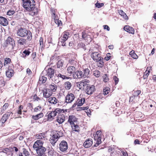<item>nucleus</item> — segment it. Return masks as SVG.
<instances>
[{
  "mask_svg": "<svg viewBox=\"0 0 156 156\" xmlns=\"http://www.w3.org/2000/svg\"><path fill=\"white\" fill-rule=\"evenodd\" d=\"M103 58H100L99 60L96 62H97V66L99 68H102L104 65V62L103 61Z\"/></svg>",
  "mask_w": 156,
  "mask_h": 156,
  "instance_id": "c756f323",
  "label": "nucleus"
},
{
  "mask_svg": "<svg viewBox=\"0 0 156 156\" xmlns=\"http://www.w3.org/2000/svg\"><path fill=\"white\" fill-rule=\"evenodd\" d=\"M59 138L53 132L51 134V137L50 139V141L51 144L53 146L55 145V143L58 140Z\"/></svg>",
  "mask_w": 156,
  "mask_h": 156,
  "instance_id": "f8f14e48",
  "label": "nucleus"
},
{
  "mask_svg": "<svg viewBox=\"0 0 156 156\" xmlns=\"http://www.w3.org/2000/svg\"><path fill=\"white\" fill-rule=\"evenodd\" d=\"M77 63V60L76 58L74 57H72L69 58L68 65H73V66H74L76 65Z\"/></svg>",
  "mask_w": 156,
  "mask_h": 156,
  "instance_id": "a211bd4d",
  "label": "nucleus"
},
{
  "mask_svg": "<svg viewBox=\"0 0 156 156\" xmlns=\"http://www.w3.org/2000/svg\"><path fill=\"white\" fill-rule=\"evenodd\" d=\"M110 155L111 156H119L117 151H113V152H111Z\"/></svg>",
  "mask_w": 156,
  "mask_h": 156,
  "instance_id": "680f3d73",
  "label": "nucleus"
},
{
  "mask_svg": "<svg viewBox=\"0 0 156 156\" xmlns=\"http://www.w3.org/2000/svg\"><path fill=\"white\" fill-rule=\"evenodd\" d=\"M39 43L41 48V49L42 48H43L44 47V42L43 41V39L42 37H41L40 38Z\"/></svg>",
  "mask_w": 156,
  "mask_h": 156,
  "instance_id": "8fccbe9b",
  "label": "nucleus"
},
{
  "mask_svg": "<svg viewBox=\"0 0 156 156\" xmlns=\"http://www.w3.org/2000/svg\"><path fill=\"white\" fill-rule=\"evenodd\" d=\"M103 81L105 82H107L109 80L107 74H105L103 76Z\"/></svg>",
  "mask_w": 156,
  "mask_h": 156,
  "instance_id": "603ef678",
  "label": "nucleus"
},
{
  "mask_svg": "<svg viewBox=\"0 0 156 156\" xmlns=\"http://www.w3.org/2000/svg\"><path fill=\"white\" fill-rule=\"evenodd\" d=\"M64 85L65 89L67 90H69L72 87L71 83L68 81L65 82Z\"/></svg>",
  "mask_w": 156,
  "mask_h": 156,
  "instance_id": "58836bf2",
  "label": "nucleus"
},
{
  "mask_svg": "<svg viewBox=\"0 0 156 156\" xmlns=\"http://www.w3.org/2000/svg\"><path fill=\"white\" fill-rule=\"evenodd\" d=\"M43 146V145H41L40 146V144H35V143H34V144L33 146V147L34 150H36L37 149H38L41 148V147H42Z\"/></svg>",
  "mask_w": 156,
  "mask_h": 156,
  "instance_id": "49530a36",
  "label": "nucleus"
},
{
  "mask_svg": "<svg viewBox=\"0 0 156 156\" xmlns=\"http://www.w3.org/2000/svg\"><path fill=\"white\" fill-rule=\"evenodd\" d=\"M46 149L43 147L35 150L37 154V156H47L45 151Z\"/></svg>",
  "mask_w": 156,
  "mask_h": 156,
  "instance_id": "6e6552de",
  "label": "nucleus"
},
{
  "mask_svg": "<svg viewBox=\"0 0 156 156\" xmlns=\"http://www.w3.org/2000/svg\"><path fill=\"white\" fill-rule=\"evenodd\" d=\"M72 127L73 130L77 132H79L80 131L79 128V126L77 125H75L74 123V124H72L71 125Z\"/></svg>",
  "mask_w": 156,
  "mask_h": 156,
  "instance_id": "79ce46f5",
  "label": "nucleus"
},
{
  "mask_svg": "<svg viewBox=\"0 0 156 156\" xmlns=\"http://www.w3.org/2000/svg\"><path fill=\"white\" fill-rule=\"evenodd\" d=\"M90 70L88 68H85L83 70V78L88 77L90 75Z\"/></svg>",
  "mask_w": 156,
  "mask_h": 156,
  "instance_id": "bb28decb",
  "label": "nucleus"
},
{
  "mask_svg": "<svg viewBox=\"0 0 156 156\" xmlns=\"http://www.w3.org/2000/svg\"><path fill=\"white\" fill-rule=\"evenodd\" d=\"M76 70L75 67L74 66H69L67 69V72L70 74H74Z\"/></svg>",
  "mask_w": 156,
  "mask_h": 156,
  "instance_id": "a878e982",
  "label": "nucleus"
},
{
  "mask_svg": "<svg viewBox=\"0 0 156 156\" xmlns=\"http://www.w3.org/2000/svg\"><path fill=\"white\" fill-rule=\"evenodd\" d=\"M58 101L55 97H50L48 99V101L50 103L53 104H56Z\"/></svg>",
  "mask_w": 156,
  "mask_h": 156,
  "instance_id": "c85d7f7f",
  "label": "nucleus"
},
{
  "mask_svg": "<svg viewBox=\"0 0 156 156\" xmlns=\"http://www.w3.org/2000/svg\"><path fill=\"white\" fill-rule=\"evenodd\" d=\"M17 42L19 45H22L26 43V40L24 38H19V39L17 41Z\"/></svg>",
  "mask_w": 156,
  "mask_h": 156,
  "instance_id": "f704fd0d",
  "label": "nucleus"
},
{
  "mask_svg": "<svg viewBox=\"0 0 156 156\" xmlns=\"http://www.w3.org/2000/svg\"><path fill=\"white\" fill-rule=\"evenodd\" d=\"M11 114L12 115L13 113H12V112L9 111L7 112L6 113L4 114V115L5 116V117L7 118V119H8Z\"/></svg>",
  "mask_w": 156,
  "mask_h": 156,
  "instance_id": "6e6d98bb",
  "label": "nucleus"
},
{
  "mask_svg": "<svg viewBox=\"0 0 156 156\" xmlns=\"http://www.w3.org/2000/svg\"><path fill=\"white\" fill-rule=\"evenodd\" d=\"M77 47L78 48H83L84 50H85L86 49V48L85 44L82 42L78 43L77 45Z\"/></svg>",
  "mask_w": 156,
  "mask_h": 156,
  "instance_id": "c03bdc74",
  "label": "nucleus"
},
{
  "mask_svg": "<svg viewBox=\"0 0 156 156\" xmlns=\"http://www.w3.org/2000/svg\"><path fill=\"white\" fill-rule=\"evenodd\" d=\"M104 3H98V2L95 3V7L98 8H100L104 6Z\"/></svg>",
  "mask_w": 156,
  "mask_h": 156,
  "instance_id": "5fc2aeb1",
  "label": "nucleus"
},
{
  "mask_svg": "<svg viewBox=\"0 0 156 156\" xmlns=\"http://www.w3.org/2000/svg\"><path fill=\"white\" fill-rule=\"evenodd\" d=\"M30 11L31 12L30 13V14L32 16H33L37 15L38 13L37 9V8H36L35 7H34L33 10Z\"/></svg>",
  "mask_w": 156,
  "mask_h": 156,
  "instance_id": "ea45409f",
  "label": "nucleus"
},
{
  "mask_svg": "<svg viewBox=\"0 0 156 156\" xmlns=\"http://www.w3.org/2000/svg\"><path fill=\"white\" fill-rule=\"evenodd\" d=\"M15 12L14 10H9L7 12L8 15L11 16L13 15Z\"/></svg>",
  "mask_w": 156,
  "mask_h": 156,
  "instance_id": "0e129e2a",
  "label": "nucleus"
},
{
  "mask_svg": "<svg viewBox=\"0 0 156 156\" xmlns=\"http://www.w3.org/2000/svg\"><path fill=\"white\" fill-rule=\"evenodd\" d=\"M94 75L97 77L100 76V72L98 70H95L93 73Z\"/></svg>",
  "mask_w": 156,
  "mask_h": 156,
  "instance_id": "13d9d810",
  "label": "nucleus"
},
{
  "mask_svg": "<svg viewBox=\"0 0 156 156\" xmlns=\"http://www.w3.org/2000/svg\"><path fill=\"white\" fill-rule=\"evenodd\" d=\"M37 138L38 139H42L44 138V135L42 133H40L37 135Z\"/></svg>",
  "mask_w": 156,
  "mask_h": 156,
  "instance_id": "4d7b16f0",
  "label": "nucleus"
},
{
  "mask_svg": "<svg viewBox=\"0 0 156 156\" xmlns=\"http://www.w3.org/2000/svg\"><path fill=\"white\" fill-rule=\"evenodd\" d=\"M35 144H39L40 146L43 145V144L44 143L43 141L41 140H37L35 142Z\"/></svg>",
  "mask_w": 156,
  "mask_h": 156,
  "instance_id": "69168bd1",
  "label": "nucleus"
},
{
  "mask_svg": "<svg viewBox=\"0 0 156 156\" xmlns=\"http://www.w3.org/2000/svg\"><path fill=\"white\" fill-rule=\"evenodd\" d=\"M64 61L63 60L60 59L58 60L57 63V67L58 68H62L64 64Z\"/></svg>",
  "mask_w": 156,
  "mask_h": 156,
  "instance_id": "c9c22d12",
  "label": "nucleus"
},
{
  "mask_svg": "<svg viewBox=\"0 0 156 156\" xmlns=\"http://www.w3.org/2000/svg\"><path fill=\"white\" fill-rule=\"evenodd\" d=\"M11 59L9 58H4V66H5L6 67H9L10 66L9 65L11 64Z\"/></svg>",
  "mask_w": 156,
  "mask_h": 156,
  "instance_id": "b1692460",
  "label": "nucleus"
},
{
  "mask_svg": "<svg viewBox=\"0 0 156 156\" xmlns=\"http://www.w3.org/2000/svg\"><path fill=\"white\" fill-rule=\"evenodd\" d=\"M47 79V78L46 77L41 75V76L40 77L39 81H41L42 83H44L46 82Z\"/></svg>",
  "mask_w": 156,
  "mask_h": 156,
  "instance_id": "37998d69",
  "label": "nucleus"
},
{
  "mask_svg": "<svg viewBox=\"0 0 156 156\" xmlns=\"http://www.w3.org/2000/svg\"><path fill=\"white\" fill-rule=\"evenodd\" d=\"M58 76L59 77V79L60 78L61 79L63 80V79H66L68 78V77H66V76L62 75L60 73H59L58 74Z\"/></svg>",
  "mask_w": 156,
  "mask_h": 156,
  "instance_id": "bf43d9fd",
  "label": "nucleus"
},
{
  "mask_svg": "<svg viewBox=\"0 0 156 156\" xmlns=\"http://www.w3.org/2000/svg\"><path fill=\"white\" fill-rule=\"evenodd\" d=\"M23 8L27 11H31L35 7V2H34L32 1L22 2Z\"/></svg>",
  "mask_w": 156,
  "mask_h": 156,
  "instance_id": "20e7f679",
  "label": "nucleus"
},
{
  "mask_svg": "<svg viewBox=\"0 0 156 156\" xmlns=\"http://www.w3.org/2000/svg\"><path fill=\"white\" fill-rule=\"evenodd\" d=\"M65 117L64 115H58L57 117V120L59 124H61L65 121Z\"/></svg>",
  "mask_w": 156,
  "mask_h": 156,
  "instance_id": "393cba45",
  "label": "nucleus"
},
{
  "mask_svg": "<svg viewBox=\"0 0 156 156\" xmlns=\"http://www.w3.org/2000/svg\"><path fill=\"white\" fill-rule=\"evenodd\" d=\"M56 115V112L55 110L51 112L48 115L47 120L51 121L54 119V117Z\"/></svg>",
  "mask_w": 156,
  "mask_h": 156,
  "instance_id": "5701e85b",
  "label": "nucleus"
},
{
  "mask_svg": "<svg viewBox=\"0 0 156 156\" xmlns=\"http://www.w3.org/2000/svg\"><path fill=\"white\" fill-rule=\"evenodd\" d=\"M94 140L96 141V144L92 147L91 149L93 150L97 149L96 147L98 146L101 142V132L100 130L98 131L95 134H94Z\"/></svg>",
  "mask_w": 156,
  "mask_h": 156,
  "instance_id": "7ed1b4c3",
  "label": "nucleus"
},
{
  "mask_svg": "<svg viewBox=\"0 0 156 156\" xmlns=\"http://www.w3.org/2000/svg\"><path fill=\"white\" fill-rule=\"evenodd\" d=\"M51 79L55 83H58L60 81V80L57 74H55L54 77L53 76Z\"/></svg>",
  "mask_w": 156,
  "mask_h": 156,
  "instance_id": "72a5a7b5",
  "label": "nucleus"
},
{
  "mask_svg": "<svg viewBox=\"0 0 156 156\" xmlns=\"http://www.w3.org/2000/svg\"><path fill=\"white\" fill-rule=\"evenodd\" d=\"M49 88L50 90L53 92H55L57 89V85L54 83H52L51 84L49 85Z\"/></svg>",
  "mask_w": 156,
  "mask_h": 156,
  "instance_id": "2f4dec72",
  "label": "nucleus"
},
{
  "mask_svg": "<svg viewBox=\"0 0 156 156\" xmlns=\"http://www.w3.org/2000/svg\"><path fill=\"white\" fill-rule=\"evenodd\" d=\"M90 56L93 60L95 62H97L100 58H102L101 55L98 52H93L91 54Z\"/></svg>",
  "mask_w": 156,
  "mask_h": 156,
  "instance_id": "9d476101",
  "label": "nucleus"
},
{
  "mask_svg": "<svg viewBox=\"0 0 156 156\" xmlns=\"http://www.w3.org/2000/svg\"><path fill=\"white\" fill-rule=\"evenodd\" d=\"M119 14L123 16L125 20H128V17L126 14L122 10H120L119 12Z\"/></svg>",
  "mask_w": 156,
  "mask_h": 156,
  "instance_id": "a19ab883",
  "label": "nucleus"
},
{
  "mask_svg": "<svg viewBox=\"0 0 156 156\" xmlns=\"http://www.w3.org/2000/svg\"><path fill=\"white\" fill-rule=\"evenodd\" d=\"M141 91L140 90H137L136 91H134L133 95V97H135L136 98L137 96L140 94Z\"/></svg>",
  "mask_w": 156,
  "mask_h": 156,
  "instance_id": "de8ad7c7",
  "label": "nucleus"
},
{
  "mask_svg": "<svg viewBox=\"0 0 156 156\" xmlns=\"http://www.w3.org/2000/svg\"><path fill=\"white\" fill-rule=\"evenodd\" d=\"M5 82L3 78L0 77V87H2L4 86Z\"/></svg>",
  "mask_w": 156,
  "mask_h": 156,
  "instance_id": "864d4df0",
  "label": "nucleus"
},
{
  "mask_svg": "<svg viewBox=\"0 0 156 156\" xmlns=\"http://www.w3.org/2000/svg\"><path fill=\"white\" fill-rule=\"evenodd\" d=\"M59 146L60 150L62 151H65L68 148L67 142L65 140L62 141L59 144Z\"/></svg>",
  "mask_w": 156,
  "mask_h": 156,
  "instance_id": "1a4fd4ad",
  "label": "nucleus"
},
{
  "mask_svg": "<svg viewBox=\"0 0 156 156\" xmlns=\"http://www.w3.org/2000/svg\"><path fill=\"white\" fill-rule=\"evenodd\" d=\"M15 46V43L14 39L10 36L8 37L5 44V48L8 49L9 51H11L13 50Z\"/></svg>",
  "mask_w": 156,
  "mask_h": 156,
  "instance_id": "f03ea898",
  "label": "nucleus"
},
{
  "mask_svg": "<svg viewBox=\"0 0 156 156\" xmlns=\"http://www.w3.org/2000/svg\"><path fill=\"white\" fill-rule=\"evenodd\" d=\"M74 98L75 97L73 94L71 93L68 94L65 98L66 101L67 103H71Z\"/></svg>",
  "mask_w": 156,
  "mask_h": 156,
  "instance_id": "ddd939ff",
  "label": "nucleus"
},
{
  "mask_svg": "<svg viewBox=\"0 0 156 156\" xmlns=\"http://www.w3.org/2000/svg\"><path fill=\"white\" fill-rule=\"evenodd\" d=\"M41 109V106H38L35 108L34 109V111L37 112L38 111H40Z\"/></svg>",
  "mask_w": 156,
  "mask_h": 156,
  "instance_id": "338daca9",
  "label": "nucleus"
},
{
  "mask_svg": "<svg viewBox=\"0 0 156 156\" xmlns=\"http://www.w3.org/2000/svg\"><path fill=\"white\" fill-rule=\"evenodd\" d=\"M43 114L41 112L39 114L37 115H32V118L34 120H37L39 119L42 117L43 116Z\"/></svg>",
  "mask_w": 156,
  "mask_h": 156,
  "instance_id": "473e14b6",
  "label": "nucleus"
},
{
  "mask_svg": "<svg viewBox=\"0 0 156 156\" xmlns=\"http://www.w3.org/2000/svg\"><path fill=\"white\" fill-rule=\"evenodd\" d=\"M77 87H78L80 89L84 90L86 86H87V82L85 81H82L78 83Z\"/></svg>",
  "mask_w": 156,
  "mask_h": 156,
  "instance_id": "2eb2a0df",
  "label": "nucleus"
},
{
  "mask_svg": "<svg viewBox=\"0 0 156 156\" xmlns=\"http://www.w3.org/2000/svg\"><path fill=\"white\" fill-rule=\"evenodd\" d=\"M43 91V96L46 98H49L52 94V92L49 88H45Z\"/></svg>",
  "mask_w": 156,
  "mask_h": 156,
  "instance_id": "4468645a",
  "label": "nucleus"
},
{
  "mask_svg": "<svg viewBox=\"0 0 156 156\" xmlns=\"http://www.w3.org/2000/svg\"><path fill=\"white\" fill-rule=\"evenodd\" d=\"M8 24V20L3 16H0V24L3 26H7Z\"/></svg>",
  "mask_w": 156,
  "mask_h": 156,
  "instance_id": "4be33fe9",
  "label": "nucleus"
},
{
  "mask_svg": "<svg viewBox=\"0 0 156 156\" xmlns=\"http://www.w3.org/2000/svg\"><path fill=\"white\" fill-rule=\"evenodd\" d=\"M77 121V119L76 117L73 115H69V117L68 122L71 125L74 124V122Z\"/></svg>",
  "mask_w": 156,
  "mask_h": 156,
  "instance_id": "412c9836",
  "label": "nucleus"
},
{
  "mask_svg": "<svg viewBox=\"0 0 156 156\" xmlns=\"http://www.w3.org/2000/svg\"><path fill=\"white\" fill-rule=\"evenodd\" d=\"M57 136L58 138L62 136L63 135V131L60 130H55L53 132Z\"/></svg>",
  "mask_w": 156,
  "mask_h": 156,
  "instance_id": "7c9ffc66",
  "label": "nucleus"
},
{
  "mask_svg": "<svg viewBox=\"0 0 156 156\" xmlns=\"http://www.w3.org/2000/svg\"><path fill=\"white\" fill-rule=\"evenodd\" d=\"M68 33L65 32L63 35V36H61L59 38L58 43L60 45L64 46H66V43L65 41L68 38Z\"/></svg>",
  "mask_w": 156,
  "mask_h": 156,
  "instance_id": "423d86ee",
  "label": "nucleus"
},
{
  "mask_svg": "<svg viewBox=\"0 0 156 156\" xmlns=\"http://www.w3.org/2000/svg\"><path fill=\"white\" fill-rule=\"evenodd\" d=\"M7 119V118L3 115L0 120V125L3 126L4 124L6 122Z\"/></svg>",
  "mask_w": 156,
  "mask_h": 156,
  "instance_id": "e433bc0d",
  "label": "nucleus"
},
{
  "mask_svg": "<svg viewBox=\"0 0 156 156\" xmlns=\"http://www.w3.org/2000/svg\"><path fill=\"white\" fill-rule=\"evenodd\" d=\"M78 103L77 106H82L85 101V99L84 98L78 99L77 100Z\"/></svg>",
  "mask_w": 156,
  "mask_h": 156,
  "instance_id": "4c0bfd02",
  "label": "nucleus"
},
{
  "mask_svg": "<svg viewBox=\"0 0 156 156\" xmlns=\"http://www.w3.org/2000/svg\"><path fill=\"white\" fill-rule=\"evenodd\" d=\"M95 86H94L87 84L84 90H85L87 94L90 95L93 94Z\"/></svg>",
  "mask_w": 156,
  "mask_h": 156,
  "instance_id": "0eeeda50",
  "label": "nucleus"
},
{
  "mask_svg": "<svg viewBox=\"0 0 156 156\" xmlns=\"http://www.w3.org/2000/svg\"><path fill=\"white\" fill-rule=\"evenodd\" d=\"M73 76L74 78H80L83 77V72L80 71H77L73 74Z\"/></svg>",
  "mask_w": 156,
  "mask_h": 156,
  "instance_id": "f3484780",
  "label": "nucleus"
},
{
  "mask_svg": "<svg viewBox=\"0 0 156 156\" xmlns=\"http://www.w3.org/2000/svg\"><path fill=\"white\" fill-rule=\"evenodd\" d=\"M56 112V115H58L60 113H63L64 112V111L63 109H60V108H56L55 110Z\"/></svg>",
  "mask_w": 156,
  "mask_h": 156,
  "instance_id": "a18cd8bd",
  "label": "nucleus"
},
{
  "mask_svg": "<svg viewBox=\"0 0 156 156\" xmlns=\"http://www.w3.org/2000/svg\"><path fill=\"white\" fill-rule=\"evenodd\" d=\"M93 144L92 140L91 139H87L83 143V146L85 148H88L90 147Z\"/></svg>",
  "mask_w": 156,
  "mask_h": 156,
  "instance_id": "dca6fc26",
  "label": "nucleus"
},
{
  "mask_svg": "<svg viewBox=\"0 0 156 156\" xmlns=\"http://www.w3.org/2000/svg\"><path fill=\"white\" fill-rule=\"evenodd\" d=\"M9 104L8 103H5L4 104V106L2 108V111H4L9 106Z\"/></svg>",
  "mask_w": 156,
  "mask_h": 156,
  "instance_id": "052dcab7",
  "label": "nucleus"
},
{
  "mask_svg": "<svg viewBox=\"0 0 156 156\" xmlns=\"http://www.w3.org/2000/svg\"><path fill=\"white\" fill-rule=\"evenodd\" d=\"M55 22V23L58 25V26L60 25V24H62V22L61 20H59L58 19H54Z\"/></svg>",
  "mask_w": 156,
  "mask_h": 156,
  "instance_id": "e2e57ef3",
  "label": "nucleus"
},
{
  "mask_svg": "<svg viewBox=\"0 0 156 156\" xmlns=\"http://www.w3.org/2000/svg\"><path fill=\"white\" fill-rule=\"evenodd\" d=\"M47 67L45 68L42 73L44 74L46 73V76H47L50 78L51 79L53 78L54 76L55 73L54 70V69L50 67L48 68L47 69Z\"/></svg>",
  "mask_w": 156,
  "mask_h": 156,
  "instance_id": "39448f33",
  "label": "nucleus"
},
{
  "mask_svg": "<svg viewBox=\"0 0 156 156\" xmlns=\"http://www.w3.org/2000/svg\"><path fill=\"white\" fill-rule=\"evenodd\" d=\"M124 30L129 33L134 34V29L128 25L125 26L124 27Z\"/></svg>",
  "mask_w": 156,
  "mask_h": 156,
  "instance_id": "aec40b11",
  "label": "nucleus"
},
{
  "mask_svg": "<svg viewBox=\"0 0 156 156\" xmlns=\"http://www.w3.org/2000/svg\"><path fill=\"white\" fill-rule=\"evenodd\" d=\"M113 78L115 82V84H117L119 81V79L115 76H114Z\"/></svg>",
  "mask_w": 156,
  "mask_h": 156,
  "instance_id": "774afa93",
  "label": "nucleus"
},
{
  "mask_svg": "<svg viewBox=\"0 0 156 156\" xmlns=\"http://www.w3.org/2000/svg\"><path fill=\"white\" fill-rule=\"evenodd\" d=\"M110 89L108 87H106L103 90V93L104 95H107L110 92Z\"/></svg>",
  "mask_w": 156,
  "mask_h": 156,
  "instance_id": "09e8293b",
  "label": "nucleus"
},
{
  "mask_svg": "<svg viewBox=\"0 0 156 156\" xmlns=\"http://www.w3.org/2000/svg\"><path fill=\"white\" fill-rule=\"evenodd\" d=\"M17 35L21 37H25L27 36L28 40H30L32 39V34L31 32L25 28L20 27L17 31Z\"/></svg>",
  "mask_w": 156,
  "mask_h": 156,
  "instance_id": "f257e3e1",
  "label": "nucleus"
},
{
  "mask_svg": "<svg viewBox=\"0 0 156 156\" xmlns=\"http://www.w3.org/2000/svg\"><path fill=\"white\" fill-rule=\"evenodd\" d=\"M13 68V66L12 65L9 66L8 70L6 71V75L7 77L10 78L13 75L14 71L12 69Z\"/></svg>",
  "mask_w": 156,
  "mask_h": 156,
  "instance_id": "9b49d317",
  "label": "nucleus"
},
{
  "mask_svg": "<svg viewBox=\"0 0 156 156\" xmlns=\"http://www.w3.org/2000/svg\"><path fill=\"white\" fill-rule=\"evenodd\" d=\"M23 153L25 156H28L30 155L29 152L24 148H23Z\"/></svg>",
  "mask_w": 156,
  "mask_h": 156,
  "instance_id": "3c124183",
  "label": "nucleus"
},
{
  "mask_svg": "<svg viewBox=\"0 0 156 156\" xmlns=\"http://www.w3.org/2000/svg\"><path fill=\"white\" fill-rule=\"evenodd\" d=\"M48 151V153L49 155L53 156L55 154V151L53 148L52 147L51 145H49L47 149Z\"/></svg>",
  "mask_w": 156,
  "mask_h": 156,
  "instance_id": "cd10ccee",
  "label": "nucleus"
},
{
  "mask_svg": "<svg viewBox=\"0 0 156 156\" xmlns=\"http://www.w3.org/2000/svg\"><path fill=\"white\" fill-rule=\"evenodd\" d=\"M32 51V50L30 48L25 49L22 54L21 56L25 58L27 56H28Z\"/></svg>",
  "mask_w": 156,
  "mask_h": 156,
  "instance_id": "6ab92c4d",
  "label": "nucleus"
}]
</instances>
